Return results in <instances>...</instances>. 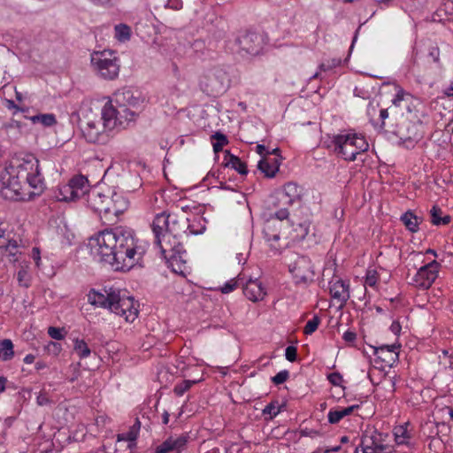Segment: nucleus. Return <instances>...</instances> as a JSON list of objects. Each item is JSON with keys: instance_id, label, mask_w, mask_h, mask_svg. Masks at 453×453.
Returning a JSON list of instances; mask_svg holds the SVG:
<instances>
[{"instance_id": "20", "label": "nucleus", "mask_w": 453, "mask_h": 453, "mask_svg": "<svg viewBox=\"0 0 453 453\" xmlns=\"http://www.w3.org/2000/svg\"><path fill=\"white\" fill-rule=\"evenodd\" d=\"M164 258L166 260L168 267H170L174 273L185 275L187 271L185 250L180 252L171 253Z\"/></svg>"}, {"instance_id": "2", "label": "nucleus", "mask_w": 453, "mask_h": 453, "mask_svg": "<svg viewBox=\"0 0 453 453\" xmlns=\"http://www.w3.org/2000/svg\"><path fill=\"white\" fill-rule=\"evenodd\" d=\"M3 197L10 200H26L39 195L44 188L43 177L39 169V160L29 155L12 164L2 176Z\"/></svg>"}, {"instance_id": "35", "label": "nucleus", "mask_w": 453, "mask_h": 453, "mask_svg": "<svg viewBox=\"0 0 453 453\" xmlns=\"http://www.w3.org/2000/svg\"><path fill=\"white\" fill-rule=\"evenodd\" d=\"M227 165H230L241 174H246L248 173L245 163H243L238 157L231 156Z\"/></svg>"}, {"instance_id": "34", "label": "nucleus", "mask_w": 453, "mask_h": 453, "mask_svg": "<svg viewBox=\"0 0 453 453\" xmlns=\"http://www.w3.org/2000/svg\"><path fill=\"white\" fill-rule=\"evenodd\" d=\"M284 405H280L278 401H273L263 410V414H268L270 416V419H272L281 411Z\"/></svg>"}, {"instance_id": "31", "label": "nucleus", "mask_w": 453, "mask_h": 453, "mask_svg": "<svg viewBox=\"0 0 453 453\" xmlns=\"http://www.w3.org/2000/svg\"><path fill=\"white\" fill-rule=\"evenodd\" d=\"M441 208L437 206H433L431 209L430 214H431V222L434 225L439 226V225H447L450 222V217L449 215H446L444 217H441Z\"/></svg>"}, {"instance_id": "6", "label": "nucleus", "mask_w": 453, "mask_h": 453, "mask_svg": "<svg viewBox=\"0 0 453 453\" xmlns=\"http://www.w3.org/2000/svg\"><path fill=\"white\" fill-rule=\"evenodd\" d=\"M329 148L343 159L354 161L357 154L368 150L369 144L364 136L355 133H344L334 135Z\"/></svg>"}, {"instance_id": "13", "label": "nucleus", "mask_w": 453, "mask_h": 453, "mask_svg": "<svg viewBox=\"0 0 453 453\" xmlns=\"http://www.w3.org/2000/svg\"><path fill=\"white\" fill-rule=\"evenodd\" d=\"M288 216V211L284 208L275 212V219H268L265 221L263 228L265 237L268 242H277L280 237V228L281 226V221L287 219Z\"/></svg>"}, {"instance_id": "12", "label": "nucleus", "mask_w": 453, "mask_h": 453, "mask_svg": "<svg viewBox=\"0 0 453 453\" xmlns=\"http://www.w3.org/2000/svg\"><path fill=\"white\" fill-rule=\"evenodd\" d=\"M387 447L383 443L382 436L376 431L364 434L361 441V449L356 448L355 453H387Z\"/></svg>"}, {"instance_id": "64", "label": "nucleus", "mask_w": 453, "mask_h": 453, "mask_svg": "<svg viewBox=\"0 0 453 453\" xmlns=\"http://www.w3.org/2000/svg\"><path fill=\"white\" fill-rule=\"evenodd\" d=\"M224 147V144L220 143V142H215L213 143V149H214V151L215 152H219V150H222V148Z\"/></svg>"}, {"instance_id": "56", "label": "nucleus", "mask_w": 453, "mask_h": 453, "mask_svg": "<svg viewBox=\"0 0 453 453\" xmlns=\"http://www.w3.org/2000/svg\"><path fill=\"white\" fill-rule=\"evenodd\" d=\"M32 251H33L34 260L35 261L36 265H39V262H40V259H41L39 249L38 248H34Z\"/></svg>"}, {"instance_id": "43", "label": "nucleus", "mask_w": 453, "mask_h": 453, "mask_svg": "<svg viewBox=\"0 0 453 453\" xmlns=\"http://www.w3.org/2000/svg\"><path fill=\"white\" fill-rule=\"evenodd\" d=\"M17 280L20 286H23L25 288L29 287V276L26 269L21 268L19 270L17 274Z\"/></svg>"}, {"instance_id": "22", "label": "nucleus", "mask_w": 453, "mask_h": 453, "mask_svg": "<svg viewBox=\"0 0 453 453\" xmlns=\"http://www.w3.org/2000/svg\"><path fill=\"white\" fill-rule=\"evenodd\" d=\"M115 102L116 104H124L130 107H138L143 100L139 95H135L132 90L127 89L115 94Z\"/></svg>"}, {"instance_id": "45", "label": "nucleus", "mask_w": 453, "mask_h": 453, "mask_svg": "<svg viewBox=\"0 0 453 453\" xmlns=\"http://www.w3.org/2000/svg\"><path fill=\"white\" fill-rule=\"evenodd\" d=\"M45 349L49 354H51L53 356H58L62 349L61 345L55 342H50L46 345Z\"/></svg>"}, {"instance_id": "53", "label": "nucleus", "mask_w": 453, "mask_h": 453, "mask_svg": "<svg viewBox=\"0 0 453 453\" xmlns=\"http://www.w3.org/2000/svg\"><path fill=\"white\" fill-rule=\"evenodd\" d=\"M342 338L346 342L352 343L356 340L357 334L354 332L347 331L343 334Z\"/></svg>"}, {"instance_id": "36", "label": "nucleus", "mask_w": 453, "mask_h": 453, "mask_svg": "<svg viewBox=\"0 0 453 453\" xmlns=\"http://www.w3.org/2000/svg\"><path fill=\"white\" fill-rule=\"evenodd\" d=\"M4 251L6 253V256L10 257V261H16L17 258L15 257V256L19 252V245L17 241L9 240L8 243L4 246Z\"/></svg>"}, {"instance_id": "16", "label": "nucleus", "mask_w": 453, "mask_h": 453, "mask_svg": "<svg viewBox=\"0 0 453 453\" xmlns=\"http://www.w3.org/2000/svg\"><path fill=\"white\" fill-rule=\"evenodd\" d=\"M106 129L101 119H88L81 127V131L88 142L96 143L100 141V137Z\"/></svg>"}, {"instance_id": "63", "label": "nucleus", "mask_w": 453, "mask_h": 453, "mask_svg": "<svg viewBox=\"0 0 453 453\" xmlns=\"http://www.w3.org/2000/svg\"><path fill=\"white\" fill-rule=\"evenodd\" d=\"M46 367H47V365L44 362H42V361H39V362H37L35 364V369L38 370V371L42 370V369H44Z\"/></svg>"}, {"instance_id": "38", "label": "nucleus", "mask_w": 453, "mask_h": 453, "mask_svg": "<svg viewBox=\"0 0 453 453\" xmlns=\"http://www.w3.org/2000/svg\"><path fill=\"white\" fill-rule=\"evenodd\" d=\"M242 278L241 277H238L237 279H232L225 283L224 286L221 287L220 290L223 294H228L238 288L240 285H242Z\"/></svg>"}, {"instance_id": "46", "label": "nucleus", "mask_w": 453, "mask_h": 453, "mask_svg": "<svg viewBox=\"0 0 453 453\" xmlns=\"http://www.w3.org/2000/svg\"><path fill=\"white\" fill-rule=\"evenodd\" d=\"M288 376L289 372L288 371H281L273 376L272 380L275 385H280L284 383L288 379Z\"/></svg>"}, {"instance_id": "15", "label": "nucleus", "mask_w": 453, "mask_h": 453, "mask_svg": "<svg viewBox=\"0 0 453 453\" xmlns=\"http://www.w3.org/2000/svg\"><path fill=\"white\" fill-rule=\"evenodd\" d=\"M187 442V435L170 436L159 444L153 453H179L186 447Z\"/></svg>"}, {"instance_id": "37", "label": "nucleus", "mask_w": 453, "mask_h": 453, "mask_svg": "<svg viewBox=\"0 0 453 453\" xmlns=\"http://www.w3.org/2000/svg\"><path fill=\"white\" fill-rule=\"evenodd\" d=\"M131 29L128 26L119 24L115 27V36L119 41H127L130 38Z\"/></svg>"}, {"instance_id": "41", "label": "nucleus", "mask_w": 453, "mask_h": 453, "mask_svg": "<svg viewBox=\"0 0 453 453\" xmlns=\"http://www.w3.org/2000/svg\"><path fill=\"white\" fill-rule=\"evenodd\" d=\"M379 279V274L375 269H368L365 276V285L375 287Z\"/></svg>"}, {"instance_id": "7", "label": "nucleus", "mask_w": 453, "mask_h": 453, "mask_svg": "<svg viewBox=\"0 0 453 453\" xmlns=\"http://www.w3.org/2000/svg\"><path fill=\"white\" fill-rule=\"evenodd\" d=\"M392 105L390 114L394 117L397 116H414L417 118L418 107L420 101L411 93L404 90L402 87L395 85V96L391 100Z\"/></svg>"}, {"instance_id": "9", "label": "nucleus", "mask_w": 453, "mask_h": 453, "mask_svg": "<svg viewBox=\"0 0 453 453\" xmlns=\"http://www.w3.org/2000/svg\"><path fill=\"white\" fill-rule=\"evenodd\" d=\"M288 269L296 284L307 285L313 281L315 272L311 260L308 257L294 255L289 259Z\"/></svg>"}, {"instance_id": "18", "label": "nucleus", "mask_w": 453, "mask_h": 453, "mask_svg": "<svg viewBox=\"0 0 453 453\" xmlns=\"http://www.w3.org/2000/svg\"><path fill=\"white\" fill-rule=\"evenodd\" d=\"M242 286L243 288V294L252 302L263 300L266 295L262 283L257 280H250L245 284L242 282Z\"/></svg>"}, {"instance_id": "44", "label": "nucleus", "mask_w": 453, "mask_h": 453, "mask_svg": "<svg viewBox=\"0 0 453 453\" xmlns=\"http://www.w3.org/2000/svg\"><path fill=\"white\" fill-rule=\"evenodd\" d=\"M395 436L397 443L399 444L404 443L405 439L409 437V435H407V431L403 426L395 428Z\"/></svg>"}, {"instance_id": "60", "label": "nucleus", "mask_w": 453, "mask_h": 453, "mask_svg": "<svg viewBox=\"0 0 453 453\" xmlns=\"http://www.w3.org/2000/svg\"><path fill=\"white\" fill-rule=\"evenodd\" d=\"M95 4L97 5H109L111 0H91Z\"/></svg>"}, {"instance_id": "52", "label": "nucleus", "mask_w": 453, "mask_h": 453, "mask_svg": "<svg viewBox=\"0 0 453 453\" xmlns=\"http://www.w3.org/2000/svg\"><path fill=\"white\" fill-rule=\"evenodd\" d=\"M166 7L171 8L173 10H180L182 8V1L181 0H168L166 4Z\"/></svg>"}, {"instance_id": "39", "label": "nucleus", "mask_w": 453, "mask_h": 453, "mask_svg": "<svg viewBox=\"0 0 453 453\" xmlns=\"http://www.w3.org/2000/svg\"><path fill=\"white\" fill-rule=\"evenodd\" d=\"M196 383V380H183L181 383L177 384L174 387V393L180 396Z\"/></svg>"}, {"instance_id": "48", "label": "nucleus", "mask_w": 453, "mask_h": 453, "mask_svg": "<svg viewBox=\"0 0 453 453\" xmlns=\"http://www.w3.org/2000/svg\"><path fill=\"white\" fill-rule=\"evenodd\" d=\"M400 133H401V138L402 139L404 138L406 140H417L419 137V134H418L415 126H412L411 130H408V134H404L402 130H400Z\"/></svg>"}, {"instance_id": "62", "label": "nucleus", "mask_w": 453, "mask_h": 453, "mask_svg": "<svg viewBox=\"0 0 453 453\" xmlns=\"http://www.w3.org/2000/svg\"><path fill=\"white\" fill-rule=\"evenodd\" d=\"M401 329V326L398 322H393L391 325V330L393 333L397 334Z\"/></svg>"}, {"instance_id": "24", "label": "nucleus", "mask_w": 453, "mask_h": 453, "mask_svg": "<svg viewBox=\"0 0 453 453\" xmlns=\"http://www.w3.org/2000/svg\"><path fill=\"white\" fill-rule=\"evenodd\" d=\"M69 185L73 188V195L78 200L88 192V180L83 175H76L69 180Z\"/></svg>"}, {"instance_id": "10", "label": "nucleus", "mask_w": 453, "mask_h": 453, "mask_svg": "<svg viewBox=\"0 0 453 453\" xmlns=\"http://www.w3.org/2000/svg\"><path fill=\"white\" fill-rule=\"evenodd\" d=\"M440 264L434 260L423 266L412 278V284L423 289L429 288L438 277Z\"/></svg>"}, {"instance_id": "57", "label": "nucleus", "mask_w": 453, "mask_h": 453, "mask_svg": "<svg viewBox=\"0 0 453 453\" xmlns=\"http://www.w3.org/2000/svg\"><path fill=\"white\" fill-rule=\"evenodd\" d=\"M257 152L262 156V157H264L265 156H266L269 152H266V149L264 145H257Z\"/></svg>"}, {"instance_id": "23", "label": "nucleus", "mask_w": 453, "mask_h": 453, "mask_svg": "<svg viewBox=\"0 0 453 453\" xmlns=\"http://www.w3.org/2000/svg\"><path fill=\"white\" fill-rule=\"evenodd\" d=\"M398 347L395 344L382 345L374 350V354L380 358L384 363L391 364L398 357Z\"/></svg>"}, {"instance_id": "54", "label": "nucleus", "mask_w": 453, "mask_h": 453, "mask_svg": "<svg viewBox=\"0 0 453 453\" xmlns=\"http://www.w3.org/2000/svg\"><path fill=\"white\" fill-rule=\"evenodd\" d=\"M213 138L216 140L217 142H220L224 145H226L227 143V139L223 134L216 133L213 135Z\"/></svg>"}, {"instance_id": "5", "label": "nucleus", "mask_w": 453, "mask_h": 453, "mask_svg": "<svg viewBox=\"0 0 453 453\" xmlns=\"http://www.w3.org/2000/svg\"><path fill=\"white\" fill-rule=\"evenodd\" d=\"M87 205L108 224H114L118 217L128 208V201L120 194L98 188L89 189Z\"/></svg>"}, {"instance_id": "51", "label": "nucleus", "mask_w": 453, "mask_h": 453, "mask_svg": "<svg viewBox=\"0 0 453 453\" xmlns=\"http://www.w3.org/2000/svg\"><path fill=\"white\" fill-rule=\"evenodd\" d=\"M328 380L329 381L334 385V386H338L341 384V382L342 381V377L340 373L338 372H333L331 374H329L328 376Z\"/></svg>"}, {"instance_id": "19", "label": "nucleus", "mask_w": 453, "mask_h": 453, "mask_svg": "<svg viewBox=\"0 0 453 453\" xmlns=\"http://www.w3.org/2000/svg\"><path fill=\"white\" fill-rule=\"evenodd\" d=\"M330 295L333 299L337 301L339 307L342 308L349 298V284L342 280H337L330 287Z\"/></svg>"}, {"instance_id": "33", "label": "nucleus", "mask_w": 453, "mask_h": 453, "mask_svg": "<svg viewBox=\"0 0 453 453\" xmlns=\"http://www.w3.org/2000/svg\"><path fill=\"white\" fill-rule=\"evenodd\" d=\"M73 349L80 358H86L91 353L90 349L84 340L75 339Z\"/></svg>"}, {"instance_id": "28", "label": "nucleus", "mask_w": 453, "mask_h": 453, "mask_svg": "<svg viewBox=\"0 0 453 453\" xmlns=\"http://www.w3.org/2000/svg\"><path fill=\"white\" fill-rule=\"evenodd\" d=\"M14 357L13 343L10 339L0 342V359L9 361Z\"/></svg>"}, {"instance_id": "58", "label": "nucleus", "mask_w": 453, "mask_h": 453, "mask_svg": "<svg viewBox=\"0 0 453 453\" xmlns=\"http://www.w3.org/2000/svg\"><path fill=\"white\" fill-rule=\"evenodd\" d=\"M339 64H340V60H337V61L334 60V62H333V65H326V64H321V65H319V69H320L321 71H326L327 69L331 68L333 65H339Z\"/></svg>"}, {"instance_id": "11", "label": "nucleus", "mask_w": 453, "mask_h": 453, "mask_svg": "<svg viewBox=\"0 0 453 453\" xmlns=\"http://www.w3.org/2000/svg\"><path fill=\"white\" fill-rule=\"evenodd\" d=\"M238 53L257 55L263 48V37L257 33H245L235 40Z\"/></svg>"}, {"instance_id": "40", "label": "nucleus", "mask_w": 453, "mask_h": 453, "mask_svg": "<svg viewBox=\"0 0 453 453\" xmlns=\"http://www.w3.org/2000/svg\"><path fill=\"white\" fill-rule=\"evenodd\" d=\"M319 323H320V319L318 316H314L311 319H310L306 323V325L303 328V333L305 334H311L318 329Z\"/></svg>"}, {"instance_id": "50", "label": "nucleus", "mask_w": 453, "mask_h": 453, "mask_svg": "<svg viewBox=\"0 0 453 453\" xmlns=\"http://www.w3.org/2000/svg\"><path fill=\"white\" fill-rule=\"evenodd\" d=\"M36 402H37V404L40 406L47 405L51 403L47 393L44 390H42L39 393V395L36 398Z\"/></svg>"}, {"instance_id": "61", "label": "nucleus", "mask_w": 453, "mask_h": 453, "mask_svg": "<svg viewBox=\"0 0 453 453\" xmlns=\"http://www.w3.org/2000/svg\"><path fill=\"white\" fill-rule=\"evenodd\" d=\"M35 357L33 354H28V355H27V356L25 357V358H24V362H25L26 364H28V365H29V364L34 363V362H35Z\"/></svg>"}, {"instance_id": "32", "label": "nucleus", "mask_w": 453, "mask_h": 453, "mask_svg": "<svg viewBox=\"0 0 453 453\" xmlns=\"http://www.w3.org/2000/svg\"><path fill=\"white\" fill-rule=\"evenodd\" d=\"M401 220L404 224L407 229L411 232L415 233L418 231V218L411 211L405 212L402 217Z\"/></svg>"}, {"instance_id": "25", "label": "nucleus", "mask_w": 453, "mask_h": 453, "mask_svg": "<svg viewBox=\"0 0 453 453\" xmlns=\"http://www.w3.org/2000/svg\"><path fill=\"white\" fill-rule=\"evenodd\" d=\"M69 185L73 188V195L78 200L88 192V180L83 175H76L69 180Z\"/></svg>"}, {"instance_id": "8", "label": "nucleus", "mask_w": 453, "mask_h": 453, "mask_svg": "<svg viewBox=\"0 0 453 453\" xmlns=\"http://www.w3.org/2000/svg\"><path fill=\"white\" fill-rule=\"evenodd\" d=\"M91 65L105 80H114L119 73V58L111 50L96 51L91 55Z\"/></svg>"}, {"instance_id": "14", "label": "nucleus", "mask_w": 453, "mask_h": 453, "mask_svg": "<svg viewBox=\"0 0 453 453\" xmlns=\"http://www.w3.org/2000/svg\"><path fill=\"white\" fill-rule=\"evenodd\" d=\"M279 150H273L272 153H268L262 157L258 162V169L265 174V176L272 178L279 171L280 165V157L277 154Z\"/></svg>"}, {"instance_id": "21", "label": "nucleus", "mask_w": 453, "mask_h": 453, "mask_svg": "<svg viewBox=\"0 0 453 453\" xmlns=\"http://www.w3.org/2000/svg\"><path fill=\"white\" fill-rule=\"evenodd\" d=\"M118 110L113 106L112 102L106 103L102 109L101 121L104 127L109 130L113 129L117 125H119Z\"/></svg>"}, {"instance_id": "29", "label": "nucleus", "mask_w": 453, "mask_h": 453, "mask_svg": "<svg viewBox=\"0 0 453 453\" xmlns=\"http://www.w3.org/2000/svg\"><path fill=\"white\" fill-rule=\"evenodd\" d=\"M29 119L34 124L40 123L43 127H52L57 123L56 117L52 113H44V114H38V115L31 116V117H29Z\"/></svg>"}, {"instance_id": "26", "label": "nucleus", "mask_w": 453, "mask_h": 453, "mask_svg": "<svg viewBox=\"0 0 453 453\" xmlns=\"http://www.w3.org/2000/svg\"><path fill=\"white\" fill-rule=\"evenodd\" d=\"M73 188L69 183L59 186L55 191L53 197L60 202H74L76 198L73 195Z\"/></svg>"}, {"instance_id": "1", "label": "nucleus", "mask_w": 453, "mask_h": 453, "mask_svg": "<svg viewBox=\"0 0 453 453\" xmlns=\"http://www.w3.org/2000/svg\"><path fill=\"white\" fill-rule=\"evenodd\" d=\"M90 245L95 257L116 271L130 270L143 253L135 242L133 231L122 226L100 232L90 240Z\"/></svg>"}, {"instance_id": "17", "label": "nucleus", "mask_w": 453, "mask_h": 453, "mask_svg": "<svg viewBox=\"0 0 453 453\" xmlns=\"http://www.w3.org/2000/svg\"><path fill=\"white\" fill-rule=\"evenodd\" d=\"M302 188L297 184L289 182L284 186L282 191L279 192L277 196L283 205H292L296 201L301 199Z\"/></svg>"}, {"instance_id": "55", "label": "nucleus", "mask_w": 453, "mask_h": 453, "mask_svg": "<svg viewBox=\"0 0 453 453\" xmlns=\"http://www.w3.org/2000/svg\"><path fill=\"white\" fill-rule=\"evenodd\" d=\"M390 109H391V106L389 108L380 110V118L382 120V123H384L385 119L388 118Z\"/></svg>"}, {"instance_id": "47", "label": "nucleus", "mask_w": 453, "mask_h": 453, "mask_svg": "<svg viewBox=\"0 0 453 453\" xmlns=\"http://www.w3.org/2000/svg\"><path fill=\"white\" fill-rule=\"evenodd\" d=\"M63 329L54 326H50L48 328L49 335L55 340H62L65 337V334L62 333Z\"/></svg>"}, {"instance_id": "59", "label": "nucleus", "mask_w": 453, "mask_h": 453, "mask_svg": "<svg viewBox=\"0 0 453 453\" xmlns=\"http://www.w3.org/2000/svg\"><path fill=\"white\" fill-rule=\"evenodd\" d=\"M430 55L434 58V61L437 62L439 59V50L437 48H434L430 52Z\"/></svg>"}, {"instance_id": "4", "label": "nucleus", "mask_w": 453, "mask_h": 453, "mask_svg": "<svg viewBox=\"0 0 453 453\" xmlns=\"http://www.w3.org/2000/svg\"><path fill=\"white\" fill-rule=\"evenodd\" d=\"M185 222L180 224L174 215L157 214L151 224L155 243L160 248L162 256L181 251L183 245L180 241L181 233H185Z\"/></svg>"}, {"instance_id": "42", "label": "nucleus", "mask_w": 453, "mask_h": 453, "mask_svg": "<svg viewBox=\"0 0 453 453\" xmlns=\"http://www.w3.org/2000/svg\"><path fill=\"white\" fill-rule=\"evenodd\" d=\"M137 428L136 426H133L132 428L125 434H121L118 435L119 441H134L137 438Z\"/></svg>"}, {"instance_id": "30", "label": "nucleus", "mask_w": 453, "mask_h": 453, "mask_svg": "<svg viewBox=\"0 0 453 453\" xmlns=\"http://www.w3.org/2000/svg\"><path fill=\"white\" fill-rule=\"evenodd\" d=\"M118 104V115L119 119V126H122L125 122L132 121L134 119V112L131 111L128 106L124 104Z\"/></svg>"}, {"instance_id": "3", "label": "nucleus", "mask_w": 453, "mask_h": 453, "mask_svg": "<svg viewBox=\"0 0 453 453\" xmlns=\"http://www.w3.org/2000/svg\"><path fill=\"white\" fill-rule=\"evenodd\" d=\"M88 301L94 306L110 310L127 322H133L138 316L134 298L118 288H104L102 291L92 289L88 294Z\"/></svg>"}, {"instance_id": "27", "label": "nucleus", "mask_w": 453, "mask_h": 453, "mask_svg": "<svg viewBox=\"0 0 453 453\" xmlns=\"http://www.w3.org/2000/svg\"><path fill=\"white\" fill-rule=\"evenodd\" d=\"M357 407V406L353 405V406H349V407H346V408H339L336 410H331L328 413V421L331 424H336L341 419H342L344 417L351 414L352 411H354V409Z\"/></svg>"}, {"instance_id": "49", "label": "nucleus", "mask_w": 453, "mask_h": 453, "mask_svg": "<svg viewBox=\"0 0 453 453\" xmlns=\"http://www.w3.org/2000/svg\"><path fill=\"white\" fill-rule=\"evenodd\" d=\"M285 356H286V358L289 361V362H294L296 360V357H297V349L296 347L294 346H288L287 349H286V353H285Z\"/></svg>"}]
</instances>
